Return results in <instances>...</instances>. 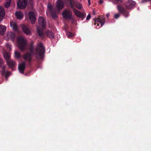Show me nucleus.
Returning a JSON list of instances; mask_svg holds the SVG:
<instances>
[{
  "mask_svg": "<svg viewBox=\"0 0 151 151\" xmlns=\"http://www.w3.org/2000/svg\"><path fill=\"white\" fill-rule=\"evenodd\" d=\"M5 15V12L3 8L1 6H0V23L3 19V17Z\"/></svg>",
  "mask_w": 151,
  "mask_h": 151,
  "instance_id": "obj_16",
  "label": "nucleus"
},
{
  "mask_svg": "<svg viewBox=\"0 0 151 151\" xmlns=\"http://www.w3.org/2000/svg\"><path fill=\"white\" fill-rule=\"evenodd\" d=\"M120 14H114V18L116 19H117L119 17Z\"/></svg>",
  "mask_w": 151,
  "mask_h": 151,
  "instance_id": "obj_34",
  "label": "nucleus"
},
{
  "mask_svg": "<svg viewBox=\"0 0 151 151\" xmlns=\"http://www.w3.org/2000/svg\"><path fill=\"white\" fill-rule=\"evenodd\" d=\"M28 4L30 5L31 8H32L34 4V1L33 0H29Z\"/></svg>",
  "mask_w": 151,
  "mask_h": 151,
  "instance_id": "obj_28",
  "label": "nucleus"
},
{
  "mask_svg": "<svg viewBox=\"0 0 151 151\" xmlns=\"http://www.w3.org/2000/svg\"><path fill=\"white\" fill-rule=\"evenodd\" d=\"M2 73H4L6 72V65H4L2 66Z\"/></svg>",
  "mask_w": 151,
  "mask_h": 151,
  "instance_id": "obj_32",
  "label": "nucleus"
},
{
  "mask_svg": "<svg viewBox=\"0 0 151 151\" xmlns=\"http://www.w3.org/2000/svg\"><path fill=\"white\" fill-rule=\"evenodd\" d=\"M28 0H19L17 3V7L21 9H24L26 7Z\"/></svg>",
  "mask_w": 151,
  "mask_h": 151,
  "instance_id": "obj_6",
  "label": "nucleus"
},
{
  "mask_svg": "<svg viewBox=\"0 0 151 151\" xmlns=\"http://www.w3.org/2000/svg\"><path fill=\"white\" fill-rule=\"evenodd\" d=\"M65 5V2L63 0H58L57 2L56 6L59 10L62 9Z\"/></svg>",
  "mask_w": 151,
  "mask_h": 151,
  "instance_id": "obj_11",
  "label": "nucleus"
},
{
  "mask_svg": "<svg viewBox=\"0 0 151 151\" xmlns=\"http://www.w3.org/2000/svg\"><path fill=\"white\" fill-rule=\"evenodd\" d=\"M72 5L74 8V6L75 5L76 7L79 9H81L82 8V5L79 3H77L76 1L73 0L72 2Z\"/></svg>",
  "mask_w": 151,
  "mask_h": 151,
  "instance_id": "obj_15",
  "label": "nucleus"
},
{
  "mask_svg": "<svg viewBox=\"0 0 151 151\" xmlns=\"http://www.w3.org/2000/svg\"><path fill=\"white\" fill-rule=\"evenodd\" d=\"M25 68V63L23 62L19 66V69L20 73H24V70Z\"/></svg>",
  "mask_w": 151,
  "mask_h": 151,
  "instance_id": "obj_14",
  "label": "nucleus"
},
{
  "mask_svg": "<svg viewBox=\"0 0 151 151\" xmlns=\"http://www.w3.org/2000/svg\"><path fill=\"white\" fill-rule=\"evenodd\" d=\"M94 21L95 22L94 24L95 25H97V26H99V24H100L101 26H102L104 24L105 19L104 18L101 17L99 16L97 18L95 19Z\"/></svg>",
  "mask_w": 151,
  "mask_h": 151,
  "instance_id": "obj_4",
  "label": "nucleus"
},
{
  "mask_svg": "<svg viewBox=\"0 0 151 151\" xmlns=\"http://www.w3.org/2000/svg\"><path fill=\"white\" fill-rule=\"evenodd\" d=\"M32 54L28 52H26L23 55V58L25 60L30 63L32 60Z\"/></svg>",
  "mask_w": 151,
  "mask_h": 151,
  "instance_id": "obj_10",
  "label": "nucleus"
},
{
  "mask_svg": "<svg viewBox=\"0 0 151 151\" xmlns=\"http://www.w3.org/2000/svg\"><path fill=\"white\" fill-rule=\"evenodd\" d=\"M45 52V48L43 44L41 43L39 44L37 47L35 53L36 58L38 59H42L44 56Z\"/></svg>",
  "mask_w": 151,
  "mask_h": 151,
  "instance_id": "obj_1",
  "label": "nucleus"
},
{
  "mask_svg": "<svg viewBox=\"0 0 151 151\" xmlns=\"http://www.w3.org/2000/svg\"><path fill=\"white\" fill-rule=\"evenodd\" d=\"M62 15L64 19H70L72 18V13L69 10L65 9L63 12Z\"/></svg>",
  "mask_w": 151,
  "mask_h": 151,
  "instance_id": "obj_5",
  "label": "nucleus"
},
{
  "mask_svg": "<svg viewBox=\"0 0 151 151\" xmlns=\"http://www.w3.org/2000/svg\"><path fill=\"white\" fill-rule=\"evenodd\" d=\"M10 73V72L9 71H7L5 72L4 73H2V74L4 75L5 77L7 78V77H8L9 76Z\"/></svg>",
  "mask_w": 151,
  "mask_h": 151,
  "instance_id": "obj_33",
  "label": "nucleus"
},
{
  "mask_svg": "<svg viewBox=\"0 0 151 151\" xmlns=\"http://www.w3.org/2000/svg\"><path fill=\"white\" fill-rule=\"evenodd\" d=\"M88 1V5L89 6H90L91 4V2H90V0H87Z\"/></svg>",
  "mask_w": 151,
  "mask_h": 151,
  "instance_id": "obj_38",
  "label": "nucleus"
},
{
  "mask_svg": "<svg viewBox=\"0 0 151 151\" xmlns=\"http://www.w3.org/2000/svg\"><path fill=\"white\" fill-rule=\"evenodd\" d=\"M6 27L5 26L0 25V34L2 35L6 31Z\"/></svg>",
  "mask_w": 151,
  "mask_h": 151,
  "instance_id": "obj_22",
  "label": "nucleus"
},
{
  "mask_svg": "<svg viewBox=\"0 0 151 151\" xmlns=\"http://www.w3.org/2000/svg\"><path fill=\"white\" fill-rule=\"evenodd\" d=\"M103 0H100L99 1V3L100 4H101L103 3Z\"/></svg>",
  "mask_w": 151,
  "mask_h": 151,
  "instance_id": "obj_39",
  "label": "nucleus"
},
{
  "mask_svg": "<svg viewBox=\"0 0 151 151\" xmlns=\"http://www.w3.org/2000/svg\"><path fill=\"white\" fill-rule=\"evenodd\" d=\"M136 4L135 2L132 0H129L124 4L126 8L128 9H131L134 8Z\"/></svg>",
  "mask_w": 151,
  "mask_h": 151,
  "instance_id": "obj_7",
  "label": "nucleus"
},
{
  "mask_svg": "<svg viewBox=\"0 0 151 151\" xmlns=\"http://www.w3.org/2000/svg\"><path fill=\"white\" fill-rule=\"evenodd\" d=\"M91 16L90 14H88L87 17L86 19V20H89L91 18Z\"/></svg>",
  "mask_w": 151,
  "mask_h": 151,
  "instance_id": "obj_36",
  "label": "nucleus"
},
{
  "mask_svg": "<svg viewBox=\"0 0 151 151\" xmlns=\"http://www.w3.org/2000/svg\"><path fill=\"white\" fill-rule=\"evenodd\" d=\"M11 2V0H6V2L4 4L5 7L7 8H9L10 6Z\"/></svg>",
  "mask_w": 151,
  "mask_h": 151,
  "instance_id": "obj_25",
  "label": "nucleus"
},
{
  "mask_svg": "<svg viewBox=\"0 0 151 151\" xmlns=\"http://www.w3.org/2000/svg\"><path fill=\"white\" fill-rule=\"evenodd\" d=\"M15 15L17 18L19 19H21L23 17V15L20 11L16 12L15 13Z\"/></svg>",
  "mask_w": 151,
  "mask_h": 151,
  "instance_id": "obj_23",
  "label": "nucleus"
},
{
  "mask_svg": "<svg viewBox=\"0 0 151 151\" xmlns=\"http://www.w3.org/2000/svg\"><path fill=\"white\" fill-rule=\"evenodd\" d=\"M93 14L94 15H95L96 14V12L94 10H93Z\"/></svg>",
  "mask_w": 151,
  "mask_h": 151,
  "instance_id": "obj_40",
  "label": "nucleus"
},
{
  "mask_svg": "<svg viewBox=\"0 0 151 151\" xmlns=\"http://www.w3.org/2000/svg\"><path fill=\"white\" fill-rule=\"evenodd\" d=\"M22 28L24 32L26 35H30L31 32L28 27L25 25H23L22 26Z\"/></svg>",
  "mask_w": 151,
  "mask_h": 151,
  "instance_id": "obj_13",
  "label": "nucleus"
},
{
  "mask_svg": "<svg viewBox=\"0 0 151 151\" xmlns=\"http://www.w3.org/2000/svg\"><path fill=\"white\" fill-rule=\"evenodd\" d=\"M66 35L68 36V38L72 37L73 36V33L70 32H68L66 33Z\"/></svg>",
  "mask_w": 151,
  "mask_h": 151,
  "instance_id": "obj_31",
  "label": "nucleus"
},
{
  "mask_svg": "<svg viewBox=\"0 0 151 151\" xmlns=\"http://www.w3.org/2000/svg\"><path fill=\"white\" fill-rule=\"evenodd\" d=\"M14 55L15 57L17 59H19L21 57L20 54L17 51H15V52Z\"/></svg>",
  "mask_w": 151,
  "mask_h": 151,
  "instance_id": "obj_27",
  "label": "nucleus"
},
{
  "mask_svg": "<svg viewBox=\"0 0 151 151\" xmlns=\"http://www.w3.org/2000/svg\"><path fill=\"white\" fill-rule=\"evenodd\" d=\"M37 33L39 36L40 37H43L44 36V33L43 31L42 30H40L37 29Z\"/></svg>",
  "mask_w": 151,
  "mask_h": 151,
  "instance_id": "obj_26",
  "label": "nucleus"
},
{
  "mask_svg": "<svg viewBox=\"0 0 151 151\" xmlns=\"http://www.w3.org/2000/svg\"><path fill=\"white\" fill-rule=\"evenodd\" d=\"M7 47L9 49V50L10 49H11V46L9 45L8 44H7Z\"/></svg>",
  "mask_w": 151,
  "mask_h": 151,
  "instance_id": "obj_37",
  "label": "nucleus"
},
{
  "mask_svg": "<svg viewBox=\"0 0 151 151\" xmlns=\"http://www.w3.org/2000/svg\"><path fill=\"white\" fill-rule=\"evenodd\" d=\"M7 63L9 68L12 69L14 68L15 63L14 61L12 60H7Z\"/></svg>",
  "mask_w": 151,
  "mask_h": 151,
  "instance_id": "obj_17",
  "label": "nucleus"
},
{
  "mask_svg": "<svg viewBox=\"0 0 151 151\" xmlns=\"http://www.w3.org/2000/svg\"><path fill=\"white\" fill-rule=\"evenodd\" d=\"M4 58L7 60H9L10 55L9 53L7 52L4 54Z\"/></svg>",
  "mask_w": 151,
  "mask_h": 151,
  "instance_id": "obj_24",
  "label": "nucleus"
},
{
  "mask_svg": "<svg viewBox=\"0 0 151 151\" xmlns=\"http://www.w3.org/2000/svg\"><path fill=\"white\" fill-rule=\"evenodd\" d=\"M73 10V12L78 17L81 18L82 20H83L86 17V14H84L82 12L78 10H77L73 8V7L72 8H71Z\"/></svg>",
  "mask_w": 151,
  "mask_h": 151,
  "instance_id": "obj_8",
  "label": "nucleus"
},
{
  "mask_svg": "<svg viewBox=\"0 0 151 151\" xmlns=\"http://www.w3.org/2000/svg\"><path fill=\"white\" fill-rule=\"evenodd\" d=\"M29 50L30 52L29 53H30L31 54H32L33 52V47L32 45H31L30 46Z\"/></svg>",
  "mask_w": 151,
  "mask_h": 151,
  "instance_id": "obj_30",
  "label": "nucleus"
},
{
  "mask_svg": "<svg viewBox=\"0 0 151 151\" xmlns=\"http://www.w3.org/2000/svg\"><path fill=\"white\" fill-rule=\"evenodd\" d=\"M3 63V60L2 59L0 58V67H2Z\"/></svg>",
  "mask_w": 151,
  "mask_h": 151,
  "instance_id": "obj_35",
  "label": "nucleus"
},
{
  "mask_svg": "<svg viewBox=\"0 0 151 151\" xmlns=\"http://www.w3.org/2000/svg\"><path fill=\"white\" fill-rule=\"evenodd\" d=\"M10 25L11 27H12L14 30L15 31H17V30L18 26L15 22H10Z\"/></svg>",
  "mask_w": 151,
  "mask_h": 151,
  "instance_id": "obj_20",
  "label": "nucleus"
},
{
  "mask_svg": "<svg viewBox=\"0 0 151 151\" xmlns=\"http://www.w3.org/2000/svg\"><path fill=\"white\" fill-rule=\"evenodd\" d=\"M7 36L12 40L14 41L15 38V35L14 33L12 32H9L7 33Z\"/></svg>",
  "mask_w": 151,
  "mask_h": 151,
  "instance_id": "obj_19",
  "label": "nucleus"
},
{
  "mask_svg": "<svg viewBox=\"0 0 151 151\" xmlns=\"http://www.w3.org/2000/svg\"><path fill=\"white\" fill-rule=\"evenodd\" d=\"M112 2L114 4H117L122 2V0H113Z\"/></svg>",
  "mask_w": 151,
  "mask_h": 151,
  "instance_id": "obj_29",
  "label": "nucleus"
},
{
  "mask_svg": "<svg viewBox=\"0 0 151 151\" xmlns=\"http://www.w3.org/2000/svg\"><path fill=\"white\" fill-rule=\"evenodd\" d=\"M117 9L118 11L122 14L126 18L129 16V11L126 9L122 5H118Z\"/></svg>",
  "mask_w": 151,
  "mask_h": 151,
  "instance_id": "obj_3",
  "label": "nucleus"
},
{
  "mask_svg": "<svg viewBox=\"0 0 151 151\" xmlns=\"http://www.w3.org/2000/svg\"><path fill=\"white\" fill-rule=\"evenodd\" d=\"M106 16L107 17H108L109 16V14H107L106 15Z\"/></svg>",
  "mask_w": 151,
  "mask_h": 151,
  "instance_id": "obj_41",
  "label": "nucleus"
},
{
  "mask_svg": "<svg viewBox=\"0 0 151 151\" xmlns=\"http://www.w3.org/2000/svg\"><path fill=\"white\" fill-rule=\"evenodd\" d=\"M28 16L29 19L31 23L34 24L36 20L35 14L34 13L32 12H29L28 13Z\"/></svg>",
  "mask_w": 151,
  "mask_h": 151,
  "instance_id": "obj_9",
  "label": "nucleus"
},
{
  "mask_svg": "<svg viewBox=\"0 0 151 151\" xmlns=\"http://www.w3.org/2000/svg\"><path fill=\"white\" fill-rule=\"evenodd\" d=\"M39 24L42 28L44 29L46 27V23L44 19L42 17H40L38 19Z\"/></svg>",
  "mask_w": 151,
  "mask_h": 151,
  "instance_id": "obj_12",
  "label": "nucleus"
},
{
  "mask_svg": "<svg viewBox=\"0 0 151 151\" xmlns=\"http://www.w3.org/2000/svg\"><path fill=\"white\" fill-rule=\"evenodd\" d=\"M47 35L50 38L53 39L54 38V36L52 32L49 30H47L46 32Z\"/></svg>",
  "mask_w": 151,
  "mask_h": 151,
  "instance_id": "obj_21",
  "label": "nucleus"
},
{
  "mask_svg": "<svg viewBox=\"0 0 151 151\" xmlns=\"http://www.w3.org/2000/svg\"><path fill=\"white\" fill-rule=\"evenodd\" d=\"M17 47L22 52H24L26 49L27 42L25 39L22 37H20L17 39Z\"/></svg>",
  "mask_w": 151,
  "mask_h": 151,
  "instance_id": "obj_2",
  "label": "nucleus"
},
{
  "mask_svg": "<svg viewBox=\"0 0 151 151\" xmlns=\"http://www.w3.org/2000/svg\"><path fill=\"white\" fill-rule=\"evenodd\" d=\"M50 14L53 19H55L57 17L56 12L50 7Z\"/></svg>",
  "mask_w": 151,
  "mask_h": 151,
  "instance_id": "obj_18",
  "label": "nucleus"
}]
</instances>
